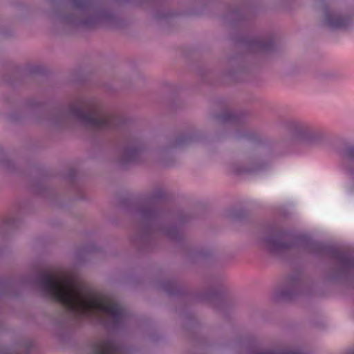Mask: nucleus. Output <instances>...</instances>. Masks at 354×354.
<instances>
[{
	"label": "nucleus",
	"mask_w": 354,
	"mask_h": 354,
	"mask_svg": "<svg viewBox=\"0 0 354 354\" xmlns=\"http://www.w3.org/2000/svg\"><path fill=\"white\" fill-rule=\"evenodd\" d=\"M26 286L37 287L44 297L59 303L77 323L92 321L100 313H105L107 317L102 323L109 332L124 331L130 326L132 316L125 308L118 302H109L104 297L85 290L68 275L62 280L46 272L27 274L15 280L0 278V298L17 297L19 290Z\"/></svg>",
	"instance_id": "f257e3e1"
},
{
	"label": "nucleus",
	"mask_w": 354,
	"mask_h": 354,
	"mask_svg": "<svg viewBox=\"0 0 354 354\" xmlns=\"http://www.w3.org/2000/svg\"><path fill=\"white\" fill-rule=\"evenodd\" d=\"M165 193L158 191L138 203L124 199L122 203L131 214L143 222L139 234L131 239L140 251L150 250L155 243L154 232H160L171 240L177 239V224L174 214L166 206Z\"/></svg>",
	"instance_id": "f03ea898"
},
{
	"label": "nucleus",
	"mask_w": 354,
	"mask_h": 354,
	"mask_svg": "<svg viewBox=\"0 0 354 354\" xmlns=\"http://www.w3.org/2000/svg\"><path fill=\"white\" fill-rule=\"evenodd\" d=\"M58 22L71 28H93L113 21V13L97 0H49Z\"/></svg>",
	"instance_id": "7ed1b4c3"
},
{
	"label": "nucleus",
	"mask_w": 354,
	"mask_h": 354,
	"mask_svg": "<svg viewBox=\"0 0 354 354\" xmlns=\"http://www.w3.org/2000/svg\"><path fill=\"white\" fill-rule=\"evenodd\" d=\"M84 104V100L80 99L77 104H71L68 109L56 107L52 122L54 124H63L70 115L82 124L97 131H120L126 128L129 123V120L122 115L104 113L96 107H92L88 112H86L80 107Z\"/></svg>",
	"instance_id": "20e7f679"
},
{
	"label": "nucleus",
	"mask_w": 354,
	"mask_h": 354,
	"mask_svg": "<svg viewBox=\"0 0 354 354\" xmlns=\"http://www.w3.org/2000/svg\"><path fill=\"white\" fill-rule=\"evenodd\" d=\"M120 155L119 164L125 168L134 163L140 162L145 150V145L140 138L124 135L120 144Z\"/></svg>",
	"instance_id": "39448f33"
},
{
	"label": "nucleus",
	"mask_w": 354,
	"mask_h": 354,
	"mask_svg": "<svg viewBox=\"0 0 354 354\" xmlns=\"http://www.w3.org/2000/svg\"><path fill=\"white\" fill-rule=\"evenodd\" d=\"M128 352V348L109 335L91 344L90 354H127Z\"/></svg>",
	"instance_id": "423d86ee"
},
{
	"label": "nucleus",
	"mask_w": 354,
	"mask_h": 354,
	"mask_svg": "<svg viewBox=\"0 0 354 354\" xmlns=\"http://www.w3.org/2000/svg\"><path fill=\"white\" fill-rule=\"evenodd\" d=\"M326 20L328 25L331 28H342L344 27L348 22V19L330 12L326 13Z\"/></svg>",
	"instance_id": "0eeeda50"
},
{
	"label": "nucleus",
	"mask_w": 354,
	"mask_h": 354,
	"mask_svg": "<svg viewBox=\"0 0 354 354\" xmlns=\"http://www.w3.org/2000/svg\"><path fill=\"white\" fill-rule=\"evenodd\" d=\"M332 254L334 258L339 260L341 263L344 266H351L353 263V260L351 259L350 255L344 252L340 251L339 250H333L332 251Z\"/></svg>",
	"instance_id": "6e6552de"
},
{
	"label": "nucleus",
	"mask_w": 354,
	"mask_h": 354,
	"mask_svg": "<svg viewBox=\"0 0 354 354\" xmlns=\"http://www.w3.org/2000/svg\"><path fill=\"white\" fill-rule=\"evenodd\" d=\"M160 288L169 296L177 294V283L175 280L164 281L161 283Z\"/></svg>",
	"instance_id": "1a4fd4ad"
},
{
	"label": "nucleus",
	"mask_w": 354,
	"mask_h": 354,
	"mask_svg": "<svg viewBox=\"0 0 354 354\" xmlns=\"http://www.w3.org/2000/svg\"><path fill=\"white\" fill-rule=\"evenodd\" d=\"M76 171L74 169H70L66 174V179L71 184V187L75 191L80 192L81 188L76 183Z\"/></svg>",
	"instance_id": "9d476101"
},
{
	"label": "nucleus",
	"mask_w": 354,
	"mask_h": 354,
	"mask_svg": "<svg viewBox=\"0 0 354 354\" xmlns=\"http://www.w3.org/2000/svg\"><path fill=\"white\" fill-rule=\"evenodd\" d=\"M21 221L14 216H10L6 218L3 222V226L4 227L15 229L19 226Z\"/></svg>",
	"instance_id": "9b49d317"
},
{
	"label": "nucleus",
	"mask_w": 354,
	"mask_h": 354,
	"mask_svg": "<svg viewBox=\"0 0 354 354\" xmlns=\"http://www.w3.org/2000/svg\"><path fill=\"white\" fill-rule=\"evenodd\" d=\"M26 71L30 75H42L45 73L44 68L37 65L30 66Z\"/></svg>",
	"instance_id": "f8f14e48"
},
{
	"label": "nucleus",
	"mask_w": 354,
	"mask_h": 354,
	"mask_svg": "<svg viewBox=\"0 0 354 354\" xmlns=\"http://www.w3.org/2000/svg\"><path fill=\"white\" fill-rule=\"evenodd\" d=\"M346 160L354 167V147H348L345 153ZM354 172V170L352 171Z\"/></svg>",
	"instance_id": "ddd939ff"
},
{
	"label": "nucleus",
	"mask_w": 354,
	"mask_h": 354,
	"mask_svg": "<svg viewBox=\"0 0 354 354\" xmlns=\"http://www.w3.org/2000/svg\"><path fill=\"white\" fill-rule=\"evenodd\" d=\"M290 246L288 245H287L286 243H274V246L273 248L274 249H286L288 248H289Z\"/></svg>",
	"instance_id": "4468645a"
},
{
	"label": "nucleus",
	"mask_w": 354,
	"mask_h": 354,
	"mask_svg": "<svg viewBox=\"0 0 354 354\" xmlns=\"http://www.w3.org/2000/svg\"><path fill=\"white\" fill-rule=\"evenodd\" d=\"M258 354H304L300 351L288 352V353H275V352H263Z\"/></svg>",
	"instance_id": "2eb2a0df"
},
{
	"label": "nucleus",
	"mask_w": 354,
	"mask_h": 354,
	"mask_svg": "<svg viewBox=\"0 0 354 354\" xmlns=\"http://www.w3.org/2000/svg\"><path fill=\"white\" fill-rule=\"evenodd\" d=\"M27 105L30 108H36V107L40 106L41 104L34 100H28Z\"/></svg>",
	"instance_id": "dca6fc26"
},
{
	"label": "nucleus",
	"mask_w": 354,
	"mask_h": 354,
	"mask_svg": "<svg viewBox=\"0 0 354 354\" xmlns=\"http://www.w3.org/2000/svg\"><path fill=\"white\" fill-rule=\"evenodd\" d=\"M12 164V161H10L8 159H5L1 161L2 166H3L8 169L11 167Z\"/></svg>",
	"instance_id": "f3484780"
},
{
	"label": "nucleus",
	"mask_w": 354,
	"mask_h": 354,
	"mask_svg": "<svg viewBox=\"0 0 354 354\" xmlns=\"http://www.w3.org/2000/svg\"><path fill=\"white\" fill-rule=\"evenodd\" d=\"M315 136L314 135H310L308 133H306V132L304 133V139L310 141L313 139H315Z\"/></svg>",
	"instance_id": "a211bd4d"
},
{
	"label": "nucleus",
	"mask_w": 354,
	"mask_h": 354,
	"mask_svg": "<svg viewBox=\"0 0 354 354\" xmlns=\"http://www.w3.org/2000/svg\"><path fill=\"white\" fill-rule=\"evenodd\" d=\"M177 145V138L174 137L171 142V147H174Z\"/></svg>",
	"instance_id": "6ab92c4d"
},
{
	"label": "nucleus",
	"mask_w": 354,
	"mask_h": 354,
	"mask_svg": "<svg viewBox=\"0 0 354 354\" xmlns=\"http://www.w3.org/2000/svg\"><path fill=\"white\" fill-rule=\"evenodd\" d=\"M32 347V343H29L27 345L26 349L27 353H29L31 351Z\"/></svg>",
	"instance_id": "aec40b11"
},
{
	"label": "nucleus",
	"mask_w": 354,
	"mask_h": 354,
	"mask_svg": "<svg viewBox=\"0 0 354 354\" xmlns=\"http://www.w3.org/2000/svg\"><path fill=\"white\" fill-rule=\"evenodd\" d=\"M179 222H180V214H178V223ZM178 250H179L180 249V243H181V240H180V234H178Z\"/></svg>",
	"instance_id": "412c9836"
},
{
	"label": "nucleus",
	"mask_w": 354,
	"mask_h": 354,
	"mask_svg": "<svg viewBox=\"0 0 354 354\" xmlns=\"http://www.w3.org/2000/svg\"><path fill=\"white\" fill-rule=\"evenodd\" d=\"M181 138L180 137V135L178 134V147H180V145H181Z\"/></svg>",
	"instance_id": "4be33fe9"
},
{
	"label": "nucleus",
	"mask_w": 354,
	"mask_h": 354,
	"mask_svg": "<svg viewBox=\"0 0 354 354\" xmlns=\"http://www.w3.org/2000/svg\"><path fill=\"white\" fill-rule=\"evenodd\" d=\"M86 250L91 251V252H95L96 250L92 248H86Z\"/></svg>",
	"instance_id": "5701e85b"
},
{
	"label": "nucleus",
	"mask_w": 354,
	"mask_h": 354,
	"mask_svg": "<svg viewBox=\"0 0 354 354\" xmlns=\"http://www.w3.org/2000/svg\"><path fill=\"white\" fill-rule=\"evenodd\" d=\"M178 299H179V298H180V290H179V289H178Z\"/></svg>",
	"instance_id": "b1692460"
}]
</instances>
